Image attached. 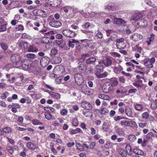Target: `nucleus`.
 Here are the masks:
<instances>
[{
	"instance_id": "37",
	"label": "nucleus",
	"mask_w": 157,
	"mask_h": 157,
	"mask_svg": "<svg viewBox=\"0 0 157 157\" xmlns=\"http://www.w3.org/2000/svg\"><path fill=\"white\" fill-rule=\"evenodd\" d=\"M7 24L4 23L0 25V32H2L5 31L6 28Z\"/></svg>"
},
{
	"instance_id": "5",
	"label": "nucleus",
	"mask_w": 157,
	"mask_h": 157,
	"mask_svg": "<svg viewBox=\"0 0 157 157\" xmlns=\"http://www.w3.org/2000/svg\"><path fill=\"white\" fill-rule=\"evenodd\" d=\"M124 40V39L123 38L117 40L116 46L117 48L120 49H124L126 47V44Z\"/></svg>"
},
{
	"instance_id": "24",
	"label": "nucleus",
	"mask_w": 157,
	"mask_h": 157,
	"mask_svg": "<svg viewBox=\"0 0 157 157\" xmlns=\"http://www.w3.org/2000/svg\"><path fill=\"white\" fill-rule=\"evenodd\" d=\"M123 69L122 67L120 65L117 67H115L114 68V71L116 74L119 73Z\"/></svg>"
},
{
	"instance_id": "34",
	"label": "nucleus",
	"mask_w": 157,
	"mask_h": 157,
	"mask_svg": "<svg viewBox=\"0 0 157 157\" xmlns=\"http://www.w3.org/2000/svg\"><path fill=\"white\" fill-rule=\"evenodd\" d=\"M113 144L110 141H107L104 144V147L106 148H110L113 146Z\"/></svg>"
},
{
	"instance_id": "29",
	"label": "nucleus",
	"mask_w": 157,
	"mask_h": 157,
	"mask_svg": "<svg viewBox=\"0 0 157 157\" xmlns=\"http://www.w3.org/2000/svg\"><path fill=\"white\" fill-rule=\"evenodd\" d=\"M135 108L136 110L139 111L143 109V106L142 104L137 103L135 105Z\"/></svg>"
},
{
	"instance_id": "46",
	"label": "nucleus",
	"mask_w": 157,
	"mask_h": 157,
	"mask_svg": "<svg viewBox=\"0 0 157 157\" xmlns=\"http://www.w3.org/2000/svg\"><path fill=\"white\" fill-rule=\"evenodd\" d=\"M102 129L105 131H108V127L106 122H104L103 123L102 127Z\"/></svg>"
},
{
	"instance_id": "63",
	"label": "nucleus",
	"mask_w": 157,
	"mask_h": 157,
	"mask_svg": "<svg viewBox=\"0 0 157 157\" xmlns=\"http://www.w3.org/2000/svg\"><path fill=\"white\" fill-rule=\"evenodd\" d=\"M111 55L115 57H118V58H119V57H120V55L117 53V52H112L111 53Z\"/></svg>"
},
{
	"instance_id": "54",
	"label": "nucleus",
	"mask_w": 157,
	"mask_h": 157,
	"mask_svg": "<svg viewBox=\"0 0 157 157\" xmlns=\"http://www.w3.org/2000/svg\"><path fill=\"white\" fill-rule=\"evenodd\" d=\"M151 107L153 109H157V102L156 101L152 102L151 105Z\"/></svg>"
},
{
	"instance_id": "33",
	"label": "nucleus",
	"mask_w": 157,
	"mask_h": 157,
	"mask_svg": "<svg viewBox=\"0 0 157 157\" xmlns=\"http://www.w3.org/2000/svg\"><path fill=\"white\" fill-rule=\"evenodd\" d=\"M98 65L96 66L95 68L97 70L102 71L103 70L104 67L102 66L103 64H100L99 63Z\"/></svg>"
},
{
	"instance_id": "38",
	"label": "nucleus",
	"mask_w": 157,
	"mask_h": 157,
	"mask_svg": "<svg viewBox=\"0 0 157 157\" xmlns=\"http://www.w3.org/2000/svg\"><path fill=\"white\" fill-rule=\"evenodd\" d=\"M58 44L60 47L63 48L65 45V41L63 40H61L58 42Z\"/></svg>"
},
{
	"instance_id": "53",
	"label": "nucleus",
	"mask_w": 157,
	"mask_h": 157,
	"mask_svg": "<svg viewBox=\"0 0 157 157\" xmlns=\"http://www.w3.org/2000/svg\"><path fill=\"white\" fill-rule=\"evenodd\" d=\"M40 11H41L40 9L35 10H33V14L35 16H40Z\"/></svg>"
},
{
	"instance_id": "1",
	"label": "nucleus",
	"mask_w": 157,
	"mask_h": 157,
	"mask_svg": "<svg viewBox=\"0 0 157 157\" xmlns=\"http://www.w3.org/2000/svg\"><path fill=\"white\" fill-rule=\"evenodd\" d=\"M22 59L21 56L17 54L12 55L10 58L11 61L13 62V66L17 68L21 66L20 62Z\"/></svg>"
},
{
	"instance_id": "18",
	"label": "nucleus",
	"mask_w": 157,
	"mask_h": 157,
	"mask_svg": "<svg viewBox=\"0 0 157 157\" xmlns=\"http://www.w3.org/2000/svg\"><path fill=\"white\" fill-rule=\"evenodd\" d=\"M125 113L126 115L129 117H131L132 115V112L131 109L128 106L126 107Z\"/></svg>"
},
{
	"instance_id": "57",
	"label": "nucleus",
	"mask_w": 157,
	"mask_h": 157,
	"mask_svg": "<svg viewBox=\"0 0 157 157\" xmlns=\"http://www.w3.org/2000/svg\"><path fill=\"white\" fill-rule=\"evenodd\" d=\"M153 136V134L152 133L150 132L148 133L146 136V139L147 140H149Z\"/></svg>"
},
{
	"instance_id": "52",
	"label": "nucleus",
	"mask_w": 157,
	"mask_h": 157,
	"mask_svg": "<svg viewBox=\"0 0 157 157\" xmlns=\"http://www.w3.org/2000/svg\"><path fill=\"white\" fill-rule=\"evenodd\" d=\"M120 155H121L122 156L124 157H125L127 156V153L124 150H121L119 153Z\"/></svg>"
},
{
	"instance_id": "25",
	"label": "nucleus",
	"mask_w": 157,
	"mask_h": 157,
	"mask_svg": "<svg viewBox=\"0 0 157 157\" xmlns=\"http://www.w3.org/2000/svg\"><path fill=\"white\" fill-rule=\"evenodd\" d=\"M88 88L89 87H88L87 85L86 84H83L81 86V90L83 93L86 94Z\"/></svg>"
},
{
	"instance_id": "40",
	"label": "nucleus",
	"mask_w": 157,
	"mask_h": 157,
	"mask_svg": "<svg viewBox=\"0 0 157 157\" xmlns=\"http://www.w3.org/2000/svg\"><path fill=\"white\" fill-rule=\"evenodd\" d=\"M3 132L5 133H10L12 131V129L10 128L9 127H6L3 128Z\"/></svg>"
},
{
	"instance_id": "44",
	"label": "nucleus",
	"mask_w": 157,
	"mask_h": 157,
	"mask_svg": "<svg viewBox=\"0 0 157 157\" xmlns=\"http://www.w3.org/2000/svg\"><path fill=\"white\" fill-rule=\"evenodd\" d=\"M27 58L31 59H33L36 57L35 54L33 53H28L26 55Z\"/></svg>"
},
{
	"instance_id": "17",
	"label": "nucleus",
	"mask_w": 157,
	"mask_h": 157,
	"mask_svg": "<svg viewBox=\"0 0 157 157\" xmlns=\"http://www.w3.org/2000/svg\"><path fill=\"white\" fill-rule=\"evenodd\" d=\"M114 24H125L126 22L122 19L120 18H115L113 20Z\"/></svg>"
},
{
	"instance_id": "4",
	"label": "nucleus",
	"mask_w": 157,
	"mask_h": 157,
	"mask_svg": "<svg viewBox=\"0 0 157 157\" xmlns=\"http://www.w3.org/2000/svg\"><path fill=\"white\" fill-rule=\"evenodd\" d=\"M155 62V59L154 57L146 58L144 59V64L145 66L148 68H152L153 67V64Z\"/></svg>"
},
{
	"instance_id": "10",
	"label": "nucleus",
	"mask_w": 157,
	"mask_h": 157,
	"mask_svg": "<svg viewBox=\"0 0 157 157\" xmlns=\"http://www.w3.org/2000/svg\"><path fill=\"white\" fill-rule=\"evenodd\" d=\"M27 59L23 58L20 63L21 65L19 68H22L25 70H27L29 68V66L28 63L27 62Z\"/></svg>"
},
{
	"instance_id": "43",
	"label": "nucleus",
	"mask_w": 157,
	"mask_h": 157,
	"mask_svg": "<svg viewBox=\"0 0 157 157\" xmlns=\"http://www.w3.org/2000/svg\"><path fill=\"white\" fill-rule=\"evenodd\" d=\"M129 121L126 120H123L121 121V124L122 125L125 126H129Z\"/></svg>"
},
{
	"instance_id": "39",
	"label": "nucleus",
	"mask_w": 157,
	"mask_h": 157,
	"mask_svg": "<svg viewBox=\"0 0 157 157\" xmlns=\"http://www.w3.org/2000/svg\"><path fill=\"white\" fill-rule=\"evenodd\" d=\"M128 138L130 141L133 142L136 140V138L135 135L131 134L128 136Z\"/></svg>"
},
{
	"instance_id": "28",
	"label": "nucleus",
	"mask_w": 157,
	"mask_h": 157,
	"mask_svg": "<svg viewBox=\"0 0 157 157\" xmlns=\"http://www.w3.org/2000/svg\"><path fill=\"white\" fill-rule=\"evenodd\" d=\"M110 82L111 83V84L113 86H116L118 85V81L117 79L115 78H113L110 80Z\"/></svg>"
},
{
	"instance_id": "15",
	"label": "nucleus",
	"mask_w": 157,
	"mask_h": 157,
	"mask_svg": "<svg viewBox=\"0 0 157 157\" xmlns=\"http://www.w3.org/2000/svg\"><path fill=\"white\" fill-rule=\"evenodd\" d=\"M18 46L22 49H25L28 47V43L22 40L19 41L18 42Z\"/></svg>"
},
{
	"instance_id": "60",
	"label": "nucleus",
	"mask_w": 157,
	"mask_h": 157,
	"mask_svg": "<svg viewBox=\"0 0 157 157\" xmlns=\"http://www.w3.org/2000/svg\"><path fill=\"white\" fill-rule=\"evenodd\" d=\"M94 91V89H91L89 88L88 90H87V91L86 92V94H92L93 93Z\"/></svg>"
},
{
	"instance_id": "45",
	"label": "nucleus",
	"mask_w": 157,
	"mask_h": 157,
	"mask_svg": "<svg viewBox=\"0 0 157 157\" xmlns=\"http://www.w3.org/2000/svg\"><path fill=\"white\" fill-rule=\"evenodd\" d=\"M47 13L45 11L41 10V11L40 12V16L45 17L47 16Z\"/></svg>"
},
{
	"instance_id": "9",
	"label": "nucleus",
	"mask_w": 157,
	"mask_h": 157,
	"mask_svg": "<svg viewBox=\"0 0 157 157\" xmlns=\"http://www.w3.org/2000/svg\"><path fill=\"white\" fill-rule=\"evenodd\" d=\"M50 59L47 56H45L41 58L40 60V64L43 67L47 66L49 63Z\"/></svg>"
},
{
	"instance_id": "49",
	"label": "nucleus",
	"mask_w": 157,
	"mask_h": 157,
	"mask_svg": "<svg viewBox=\"0 0 157 157\" xmlns=\"http://www.w3.org/2000/svg\"><path fill=\"white\" fill-rule=\"evenodd\" d=\"M78 119L76 118L74 119L72 121V125L74 126H77L78 125Z\"/></svg>"
},
{
	"instance_id": "50",
	"label": "nucleus",
	"mask_w": 157,
	"mask_h": 157,
	"mask_svg": "<svg viewBox=\"0 0 157 157\" xmlns=\"http://www.w3.org/2000/svg\"><path fill=\"white\" fill-rule=\"evenodd\" d=\"M149 116V114L147 112H145L143 113L142 115V118L145 119H148Z\"/></svg>"
},
{
	"instance_id": "14",
	"label": "nucleus",
	"mask_w": 157,
	"mask_h": 157,
	"mask_svg": "<svg viewBox=\"0 0 157 157\" xmlns=\"http://www.w3.org/2000/svg\"><path fill=\"white\" fill-rule=\"evenodd\" d=\"M26 146L28 148L31 150H35L38 148V147L35 144L30 142L27 144Z\"/></svg>"
},
{
	"instance_id": "55",
	"label": "nucleus",
	"mask_w": 157,
	"mask_h": 157,
	"mask_svg": "<svg viewBox=\"0 0 157 157\" xmlns=\"http://www.w3.org/2000/svg\"><path fill=\"white\" fill-rule=\"evenodd\" d=\"M109 112V110L106 108H104L101 109V113L102 114H105Z\"/></svg>"
},
{
	"instance_id": "31",
	"label": "nucleus",
	"mask_w": 157,
	"mask_h": 157,
	"mask_svg": "<svg viewBox=\"0 0 157 157\" xmlns=\"http://www.w3.org/2000/svg\"><path fill=\"white\" fill-rule=\"evenodd\" d=\"M77 149L79 151H82L84 150V147L82 145L79 143L76 144Z\"/></svg>"
},
{
	"instance_id": "51",
	"label": "nucleus",
	"mask_w": 157,
	"mask_h": 157,
	"mask_svg": "<svg viewBox=\"0 0 157 157\" xmlns=\"http://www.w3.org/2000/svg\"><path fill=\"white\" fill-rule=\"evenodd\" d=\"M129 126L132 127H135L137 126V124L134 121H129Z\"/></svg>"
},
{
	"instance_id": "7",
	"label": "nucleus",
	"mask_w": 157,
	"mask_h": 157,
	"mask_svg": "<svg viewBox=\"0 0 157 157\" xmlns=\"http://www.w3.org/2000/svg\"><path fill=\"white\" fill-rule=\"evenodd\" d=\"M75 83L78 85H81L84 81L82 76L79 74H76L74 75Z\"/></svg>"
},
{
	"instance_id": "11",
	"label": "nucleus",
	"mask_w": 157,
	"mask_h": 157,
	"mask_svg": "<svg viewBox=\"0 0 157 157\" xmlns=\"http://www.w3.org/2000/svg\"><path fill=\"white\" fill-rule=\"evenodd\" d=\"M81 105L84 109L87 110H91L92 108L91 104L86 101L82 102L81 103Z\"/></svg>"
},
{
	"instance_id": "61",
	"label": "nucleus",
	"mask_w": 157,
	"mask_h": 157,
	"mask_svg": "<svg viewBox=\"0 0 157 157\" xmlns=\"http://www.w3.org/2000/svg\"><path fill=\"white\" fill-rule=\"evenodd\" d=\"M116 132L118 133L119 135H121L123 134V132L122 128H117L116 130Z\"/></svg>"
},
{
	"instance_id": "13",
	"label": "nucleus",
	"mask_w": 157,
	"mask_h": 157,
	"mask_svg": "<svg viewBox=\"0 0 157 157\" xmlns=\"http://www.w3.org/2000/svg\"><path fill=\"white\" fill-rule=\"evenodd\" d=\"M100 64H103L106 66L110 65L112 63V60L109 58H106L105 60H102L99 62Z\"/></svg>"
},
{
	"instance_id": "62",
	"label": "nucleus",
	"mask_w": 157,
	"mask_h": 157,
	"mask_svg": "<svg viewBox=\"0 0 157 157\" xmlns=\"http://www.w3.org/2000/svg\"><path fill=\"white\" fill-rule=\"evenodd\" d=\"M57 53V51L56 49H53L51 50V54L52 56H55Z\"/></svg>"
},
{
	"instance_id": "12",
	"label": "nucleus",
	"mask_w": 157,
	"mask_h": 157,
	"mask_svg": "<svg viewBox=\"0 0 157 157\" xmlns=\"http://www.w3.org/2000/svg\"><path fill=\"white\" fill-rule=\"evenodd\" d=\"M49 25L55 28H58L61 25V23L59 21H53L49 23Z\"/></svg>"
},
{
	"instance_id": "23",
	"label": "nucleus",
	"mask_w": 157,
	"mask_h": 157,
	"mask_svg": "<svg viewBox=\"0 0 157 157\" xmlns=\"http://www.w3.org/2000/svg\"><path fill=\"white\" fill-rule=\"evenodd\" d=\"M133 152L134 154L137 155H142L144 154L142 150L137 148L134 149Z\"/></svg>"
},
{
	"instance_id": "32",
	"label": "nucleus",
	"mask_w": 157,
	"mask_h": 157,
	"mask_svg": "<svg viewBox=\"0 0 157 157\" xmlns=\"http://www.w3.org/2000/svg\"><path fill=\"white\" fill-rule=\"evenodd\" d=\"M44 109L49 112H51V113H53L55 111V109L51 107H45L44 108Z\"/></svg>"
},
{
	"instance_id": "59",
	"label": "nucleus",
	"mask_w": 157,
	"mask_h": 157,
	"mask_svg": "<svg viewBox=\"0 0 157 157\" xmlns=\"http://www.w3.org/2000/svg\"><path fill=\"white\" fill-rule=\"evenodd\" d=\"M70 8L71 7L69 6H65L62 8V10L65 12L67 13L68 12Z\"/></svg>"
},
{
	"instance_id": "58",
	"label": "nucleus",
	"mask_w": 157,
	"mask_h": 157,
	"mask_svg": "<svg viewBox=\"0 0 157 157\" xmlns=\"http://www.w3.org/2000/svg\"><path fill=\"white\" fill-rule=\"evenodd\" d=\"M8 151L10 154H12L13 152V148L10 146L8 145L6 147Z\"/></svg>"
},
{
	"instance_id": "3",
	"label": "nucleus",
	"mask_w": 157,
	"mask_h": 157,
	"mask_svg": "<svg viewBox=\"0 0 157 157\" xmlns=\"http://www.w3.org/2000/svg\"><path fill=\"white\" fill-rule=\"evenodd\" d=\"M61 3V0H48V2L45 3L44 6L46 7L51 6L53 7H57Z\"/></svg>"
},
{
	"instance_id": "6",
	"label": "nucleus",
	"mask_w": 157,
	"mask_h": 157,
	"mask_svg": "<svg viewBox=\"0 0 157 157\" xmlns=\"http://www.w3.org/2000/svg\"><path fill=\"white\" fill-rule=\"evenodd\" d=\"M62 33L65 36L69 38H73L76 35L74 31L67 29L63 30Z\"/></svg>"
},
{
	"instance_id": "48",
	"label": "nucleus",
	"mask_w": 157,
	"mask_h": 157,
	"mask_svg": "<svg viewBox=\"0 0 157 157\" xmlns=\"http://www.w3.org/2000/svg\"><path fill=\"white\" fill-rule=\"evenodd\" d=\"M32 123L33 124L35 125H41L43 124L42 122H40L39 121L37 120H33L32 121Z\"/></svg>"
},
{
	"instance_id": "22",
	"label": "nucleus",
	"mask_w": 157,
	"mask_h": 157,
	"mask_svg": "<svg viewBox=\"0 0 157 157\" xmlns=\"http://www.w3.org/2000/svg\"><path fill=\"white\" fill-rule=\"evenodd\" d=\"M28 51L29 52H36L38 51V49L35 46L31 45L28 48Z\"/></svg>"
},
{
	"instance_id": "64",
	"label": "nucleus",
	"mask_w": 157,
	"mask_h": 157,
	"mask_svg": "<svg viewBox=\"0 0 157 157\" xmlns=\"http://www.w3.org/2000/svg\"><path fill=\"white\" fill-rule=\"evenodd\" d=\"M139 126L141 128H144L146 127L147 124L146 123L141 122L138 124Z\"/></svg>"
},
{
	"instance_id": "8",
	"label": "nucleus",
	"mask_w": 157,
	"mask_h": 157,
	"mask_svg": "<svg viewBox=\"0 0 157 157\" xmlns=\"http://www.w3.org/2000/svg\"><path fill=\"white\" fill-rule=\"evenodd\" d=\"M143 38V36L141 34L135 33L131 35L130 38L134 41H137L142 39Z\"/></svg>"
},
{
	"instance_id": "19",
	"label": "nucleus",
	"mask_w": 157,
	"mask_h": 157,
	"mask_svg": "<svg viewBox=\"0 0 157 157\" xmlns=\"http://www.w3.org/2000/svg\"><path fill=\"white\" fill-rule=\"evenodd\" d=\"M45 118L48 120H55V118L52 116V115L49 112H45L44 113Z\"/></svg>"
},
{
	"instance_id": "27",
	"label": "nucleus",
	"mask_w": 157,
	"mask_h": 157,
	"mask_svg": "<svg viewBox=\"0 0 157 157\" xmlns=\"http://www.w3.org/2000/svg\"><path fill=\"white\" fill-rule=\"evenodd\" d=\"M70 17H73L75 14V11L73 8L71 7L68 12Z\"/></svg>"
},
{
	"instance_id": "20",
	"label": "nucleus",
	"mask_w": 157,
	"mask_h": 157,
	"mask_svg": "<svg viewBox=\"0 0 157 157\" xmlns=\"http://www.w3.org/2000/svg\"><path fill=\"white\" fill-rule=\"evenodd\" d=\"M50 96L55 99H58L60 98V95L59 93H58L52 92Z\"/></svg>"
},
{
	"instance_id": "30",
	"label": "nucleus",
	"mask_w": 157,
	"mask_h": 157,
	"mask_svg": "<svg viewBox=\"0 0 157 157\" xmlns=\"http://www.w3.org/2000/svg\"><path fill=\"white\" fill-rule=\"evenodd\" d=\"M154 35L152 34L150 35V36L148 38V40L147 41V45H149L151 44V42H152L154 39Z\"/></svg>"
},
{
	"instance_id": "16",
	"label": "nucleus",
	"mask_w": 157,
	"mask_h": 157,
	"mask_svg": "<svg viewBox=\"0 0 157 157\" xmlns=\"http://www.w3.org/2000/svg\"><path fill=\"white\" fill-rule=\"evenodd\" d=\"M142 17V15L140 13H136L132 17L131 20L134 21H136L138 20Z\"/></svg>"
},
{
	"instance_id": "2",
	"label": "nucleus",
	"mask_w": 157,
	"mask_h": 157,
	"mask_svg": "<svg viewBox=\"0 0 157 157\" xmlns=\"http://www.w3.org/2000/svg\"><path fill=\"white\" fill-rule=\"evenodd\" d=\"M102 90L103 92L105 94H110L112 93L114 90L111 84V83L108 82H105L104 84Z\"/></svg>"
},
{
	"instance_id": "21",
	"label": "nucleus",
	"mask_w": 157,
	"mask_h": 157,
	"mask_svg": "<svg viewBox=\"0 0 157 157\" xmlns=\"http://www.w3.org/2000/svg\"><path fill=\"white\" fill-rule=\"evenodd\" d=\"M98 97L99 98L106 100H109L110 99V97L109 96L104 94H99Z\"/></svg>"
},
{
	"instance_id": "35",
	"label": "nucleus",
	"mask_w": 157,
	"mask_h": 157,
	"mask_svg": "<svg viewBox=\"0 0 157 157\" xmlns=\"http://www.w3.org/2000/svg\"><path fill=\"white\" fill-rule=\"evenodd\" d=\"M15 30L17 31H22L23 30L24 27L22 25H18L16 26L15 27Z\"/></svg>"
},
{
	"instance_id": "36",
	"label": "nucleus",
	"mask_w": 157,
	"mask_h": 157,
	"mask_svg": "<svg viewBox=\"0 0 157 157\" xmlns=\"http://www.w3.org/2000/svg\"><path fill=\"white\" fill-rule=\"evenodd\" d=\"M95 58L92 57L86 60V62L87 63L90 64L92 63L96 60Z\"/></svg>"
},
{
	"instance_id": "41",
	"label": "nucleus",
	"mask_w": 157,
	"mask_h": 157,
	"mask_svg": "<svg viewBox=\"0 0 157 157\" xmlns=\"http://www.w3.org/2000/svg\"><path fill=\"white\" fill-rule=\"evenodd\" d=\"M60 113L62 116H65L67 115L68 111L66 109H63L60 110Z\"/></svg>"
},
{
	"instance_id": "56",
	"label": "nucleus",
	"mask_w": 157,
	"mask_h": 157,
	"mask_svg": "<svg viewBox=\"0 0 157 157\" xmlns=\"http://www.w3.org/2000/svg\"><path fill=\"white\" fill-rule=\"evenodd\" d=\"M126 151L127 153L130 152L132 151V148L131 146L129 145H127L125 147Z\"/></svg>"
},
{
	"instance_id": "26",
	"label": "nucleus",
	"mask_w": 157,
	"mask_h": 157,
	"mask_svg": "<svg viewBox=\"0 0 157 157\" xmlns=\"http://www.w3.org/2000/svg\"><path fill=\"white\" fill-rule=\"evenodd\" d=\"M94 14V12H92L91 14L88 12H85L83 13V15L85 18L92 17Z\"/></svg>"
},
{
	"instance_id": "47",
	"label": "nucleus",
	"mask_w": 157,
	"mask_h": 157,
	"mask_svg": "<svg viewBox=\"0 0 157 157\" xmlns=\"http://www.w3.org/2000/svg\"><path fill=\"white\" fill-rule=\"evenodd\" d=\"M63 78V77L62 76H61L58 77V78H56L55 80V82L57 84H60Z\"/></svg>"
},
{
	"instance_id": "42",
	"label": "nucleus",
	"mask_w": 157,
	"mask_h": 157,
	"mask_svg": "<svg viewBox=\"0 0 157 157\" xmlns=\"http://www.w3.org/2000/svg\"><path fill=\"white\" fill-rule=\"evenodd\" d=\"M133 85L134 86L137 88L141 87L143 86L142 83H139L138 81H136L133 83Z\"/></svg>"
}]
</instances>
